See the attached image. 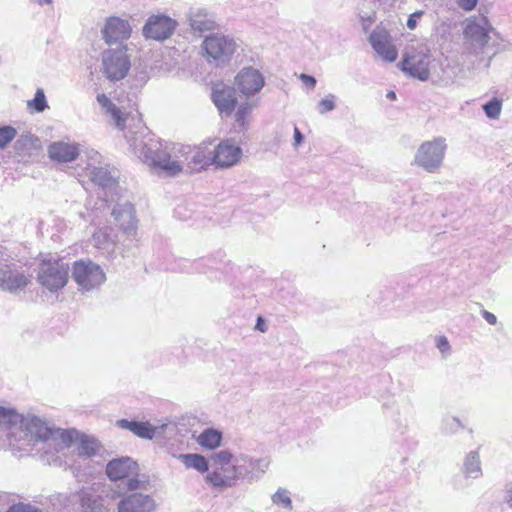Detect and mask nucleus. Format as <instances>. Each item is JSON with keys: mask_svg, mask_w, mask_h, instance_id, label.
Here are the masks:
<instances>
[{"mask_svg": "<svg viewBox=\"0 0 512 512\" xmlns=\"http://www.w3.org/2000/svg\"><path fill=\"white\" fill-rule=\"evenodd\" d=\"M51 160L67 163L74 161L80 154L79 144L68 141H55L48 146Z\"/></svg>", "mask_w": 512, "mask_h": 512, "instance_id": "nucleus-26", "label": "nucleus"}, {"mask_svg": "<svg viewBox=\"0 0 512 512\" xmlns=\"http://www.w3.org/2000/svg\"><path fill=\"white\" fill-rule=\"evenodd\" d=\"M72 279L79 290L89 292L101 286L106 280V275L100 265L89 259H81L73 263Z\"/></svg>", "mask_w": 512, "mask_h": 512, "instance_id": "nucleus-9", "label": "nucleus"}, {"mask_svg": "<svg viewBox=\"0 0 512 512\" xmlns=\"http://www.w3.org/2000/svg\"><path fill=\"white\" fill-rule=\"evenodd\" d=\"M272 501L276 505H282L284 508L291 509L292 501L289 492L286 489L279 488L272 496Z\"/></svg>", "mask_w": 512, "mask_h": 512, "instance_id": "nucleus-37", "label": "nucleus"}, {"mask_svg": "<svg viewBox=\"0 0 512 512\" xmlns=\"http://www.w3.org/2000/svg\"><path fill=\"white\" fill-rule=\"evenodd\" d=\"M63 431L71 433L72 440H71L70 444L64 445L62 443L61 438H58V439L50 438L49 441L55 442V444L57 446V450L75 446V448L80 456L91 457V456L95 455L96 452L98 451V449L100 448L98 441L94 438H91L86 435H81L80 437H78V434L73 430L72 431L63 430Z\"/></svg>", "mask_w": 512, "mask_h": 512, "instance_id": "nucleus-24", "label": "nucleus"}, {"mask_svg": "<svg viewBox=\"0 0 512 512\" xmlns=\"http://www.w3.org/2000/svg\"><path fill=\"white\" fill-rule=\"evenodd\" d=\"M235 85L241 94L249 97L261 91L265 85V79L259 70L245 67L235 77Z\"/></svg>", "mask_w": 512, "mask_h": 512, "instance_id": "nucleus-17", "label": "nucleus"}, {"mask_svg": "<svg viewBox=\"0 0 512 512\" xmlns=\"http://www.w3.org/2000/svg\"><path fill=\"white\" fill-rule=\"evenodd\" d=\"M221 440L222 433L212 428L205 429L197 437V443L210 450L217 448L220 445Z\"/></svg>", "mask_w": 512, "mask_h": 512, "instance_id": "nucleus-31", "label": "nucleus"}, {"mask_svg": "<svg viewBox=\"0 0 512 512\" xmlns=\"http://www.w3.org/2000/svg\"><path fill=\"white\" fill-rule=\"evenodd\" d=\"M456 3L464 11H472L476 7L478 0H456Z\"/></svg>", "mask_w": 512, "mask_h": 512, "instance_id": "nucleus-44", "label": "nucleus"}, {"mask_svg": "<svg viewBox=\"0 0 512 512\" xmlns=\"http://www.w3.org/2000/svg\"><path fill=\"white\" fill-rule=\"evenodd\" d=\"M254 105L251 103H243L239 105L235 114V121L237 125L242 129L246 130L249 126V117Z\"/></svg>", "mask_w": 512, "mask_h": 512, "instance_id": "nucleus-33", "label": "nucleus"}, {"mask_svg": "<svg viewBox=\"0 0 512 512\" xmlns=\"http://www.w3.org/2000/svg\"><path fill=\"white\" fill-rule=\"evenodd\" d=\"M112 216L119 223L123 232L131 238L137 234V221L135 219V210L133 205L126 201L115 205L112 209Z\"/></svg>", "mask_w": 512, "mask_h": 512, "instance_id": "nucleus-23", "label": "nucleus"}, {"mask_svg": "<svg viewBox=\"0 0 512 512\" xmlns=\"http://www.w3.org/2000/svg\"><path fill=\"white\" fill-rule=\"evenodd\" d=\"M474 68H475V64H474V62L471 64V66H468V67H467V69H468V70H471V69H474Z\"/></svg>", "mask_w": 512, "mask_h": 512, "instance_id": "nucleus-51", "label": "nucleus"}, {"mask_svg": "<svg viewBox=\"0 0 512 512\" xmlns=\"http://www.w3.org/2000/svg\"><path fill=\"white\" fill-rule=\"evenodd\" d=\"M424 14V11L418 10L412 13L407 20V27L410 30H415L417 27V20L420 19Z\"/></svg>", "mask_w": 512, "mask_h": 512, "instance_id": "nucleus-43", "label": "nucleus"}, {"mask_svg": "<svg viewBox=\"0 0 512 512\" xmlns=\"http://www.w3.org/2000/svg\"><path fill=\"white\" fill-rule=\"evenodd\" d=\"M299 79L310 89H314L316 86V79L313 76L302 73L300 74Z\"/></svg>", "mask_w": 512, "mask_h": 512, "instance_id": "nucleus-45", "label": "nucleus"}, {"mask_svg": "<svg viewBox=\"0 0 512 512\" xmlns=\"http://www.w3.org/2000/svg\"><path fill=\"white\" fill-rule=\"evenodd\" d=\"M436 347L443 355H447L450 352V344L445 336H440L437 338Z\"/></svg>", "mask_w": 512, "mask_h": 512, "instance_id": "nucleus-42", "label": "nucleus"}, {"mask_svg": "<svg viewBox=\"0 0 512 512\" xmlns=\"http://www.w3.org/2000/svg\"><path fill=\"white\" fill-rule=\"evenodd\" d=\"M97 102L105 110V112L111 116L114 124L119 129H123L125 119L123 118L121 110L117 108V106L112 103V101L105 94H98Z\"/></svg>", "mask_w": 512, "mask_h": 512, "instance_id": "nucleus-28", "label": "nucleus"}, {"mask_svg": "<svg viewBox=\"0 0 512 512\" xmlns=\"http://www.w3.org/2000/svg\"><path fill=\"white\" fill-rule=\"evenodd\" d=\"M189 25L195 32L212 31L216 28V21L212 14L206 9L194 8L189 12Z\"/></svg>", "mask_w": 512, "mask_h": 512, "instance_id": "nucleus-27", "label": "nucleus"}, {"mask_svg": "<svg viewBox=\"0 0 512 512\" xmlns=\"http://www.w3.org/2000/svg\"><path fill=\"white\" fill-rule=\"evenodd\" d=\"M117 425L122 428L131 431L136 436L142 439H153L162 437L165 430H174V426L169 424H162L159 426H152L149 422H138L129 421L127 419H121L117 421Z\"/></svg>", "mask_w": 512, "mask_h": 512, "instance_id": "nucleus-22", "label": "nucleus"}, {"mask_svg": "<svg viewBox=\"0 0 512 512\" xmlns=\"http://www.w3.org/2000/svg\"><path fill=\"white\" fill-rule=\"evenodd\" d=\"M178 459L184 464L187 469H195L200 473L209 472V463L207 459L196 453L180 454Z\"/></svg>", "mask_w": 512, "mask_h": 512, "instance_id": "nucleus-30", "label": "nucleus"}, {"mask_svg": "<svg viewBox=\"0 0 512 512\" xmlns=\"http://www.w3.org/2000/svg\"><path fill=\"white\" fill-rule=\"evenodd\" d=\"M387 98L389 99H395L396 98V94L395 92L393 91H389L388 94H387Z\"/></svg>", "mask_w": 512, "mask_h": 512, "instance_id": "nucleus-50", "label": "nucleus"}, {"mask_svg": "<svg viewBox=\"0 0 512 512\" xmlns=\"http://www.w3.org/2000/svg\"><path fill=\"white\" fill-rule=\"evenodd\" d=\"M208 62L225 63L230 60L236 50V42L229 36L223 34H211L202 42Z\"/></svg>", "mask_w": 512, "mask_h": 512, "instance_id": "nucleus-11", "label": "nucleus"}, {"mask_svg": "<svg viewBox=\"0 0 512 512\" xmlns=\"http://www.w3.org/2000/svg\"><path fill=\"white\" fill-rule=\"evenodd\" d=\"M181 153L184 168L196 169L213 165L212 150L209 145L203 144L198 147H191L181 144Z\"/></svg>", "mask_w": 512, "mask_h": 512, "instance_id": "nucleus-18", "label": "nucleus"}, {"mask_svg": "<svg viewBox=\"0 0 512 512\" xmlns=\"http://www.w3.org/2000/svg\"><path fill=\"white\" fill-rule=\"evenodd\" d=\"M501 109L502 104L498 99H493L483 105V110L490 119H497L500 116Z\"/></svg>", "mask_w": 512, "mask_h": 512, "instance_id": "nucleus-38", "label": "nucleus"}, {"mask_svg": "<svg viewBox=\"0 0 512 512\" xmlns=\"http://www.w3.org/2000/svg\"><path fill=\"white\" fill-rule=\"evenodd\" d=\"M447 144L443 137L423 142L417 149L413 164L429 173H435L443 164Z\"/></svg>", "mask_w": 512, "mask_h": 512, "instance_id": "nucleus-7", "label": "nucleus"}, {"mask_svg": "<svg viewBox=\"0 0 512 512\" xmlns=\"http://www.w3.org/2000/svg\"><path fill=\"white\" fill-rule=\"evenodd\" d=\"M177 27L176 20L164 14L151 15L143 26V35L147 39L165 41Z\"/></svg>", "mask_w": 512, "mask_h": 512, "instance_id": "nucleus-13", "label": "nucleus"}, {"mask_svg": "<svg viewBox=\"0 0 512 512\" xmlns=\"http://www.w3.org/2000/svg\"><path fill=\"white\" fill-rule=\"evenodd\" d=\"M130 69L126 47L107 49L102 53L101 72L110 81L123 79Z\"/></svg>", "mask_w": 512, "mask_h": 512, "instance_id": "nucleus-10", "label": "nucleus"}, {"mask_svg": "<svg viewBox=\"0 0 512 512\" xmlns=\"http://www.w3.org/2000/svg\"><path fill=\"white\" fill-rule=\"evenodd\" d=\"M0 426L7 430L19 427L26 436L36 441L48 442L50 438H61L62 443L68 445L72 440L71 433L54 428L33 414H19L13 408L0 407Z\"/></svg>", "mask_w": 512, "mask_h": 512, "instance_id": "nucleus-2", "label": "nucleus"}, {"mask_svg": "<svg viewBox=\"0 0 512 512\" xmlns=\"http://www.w3.org/2000/svg\"><path fill=\"white\" fill-rule=\"evenodd\" d=\"M31 282V276L25 274L15 265L5 264L0 268V289L17 293Z\"/></svg>", "mask_w": 512, "mask_h": 512, "instance_id": "nucleus-16", "label": "nucleus"}, {"mask_svg": "<svg viewBox=\"0 0 512 512\" xmlns=\"http://www.w3.org/2000/svg\"><path fill=\"white\" fill-rule=\"evenodd\" d=\"M303 135L297 127H294V146L297 147L303 142Z\"/></svg>", "mask_w": 512, "mask_h": 512, "instance_id": "nucleus-47", "label": "nucleus"}, {"mask_svg": "<svg viewBox=\"0 0 512 512\" xmlns=\"http://www.w3.org/2000/svg\"><path fill=\"white\" fill-rule=\"evenodd\" d=\"M212 101L221 115L230 116L236 105L235 92L228 86L215 85L212 89Z\"/></svg>", "mask_w": 512, "mask_h": 512, "instance_id": "nucleus-25", "label": "nucleus"}, {"mask_svg": "<svg viewBox=\"0 0 512 512\" xmlns=\"http://www.w3.org/2000/svg\"><path fill=\"white\" fill-rule=\"evenodd\" d=\"M238 482L257 481L268 470L270 459L268 457L254 458L246 453L234 455L233 459Z\"/></svg>", "mask_w": 512, "mask_h": 512, "instance_id": "nucleus-12", "label": "nucleus"}, {"mask_svg": "<svg viewBox=\"0 0 512 512\" xmlns=\"http://www.w3.org/2000/svg\"><path fill=\"white\" fill-rule=\"evenodd\" d=\"M492 31L493 27L486 16L474 15L467 18L463 29L465 50L461 59L465 61L474 56L481 61L483 50L490 40Z\"/></svg>", "mask_w": 512, "mask_h": 512, "instance_id": "nucleus-3", "label": "nucleus"}, {"mask_svg": "<svg viewBox=\"0 0 512 512\" xmlns=\"http://www.w3.org/2000/svg\"><path fill=\"white\" fill-rule=\"evenodd\" d=\"M234 455L229 450H220L211 456L212 469L205 476V481L215 488L227 489L238 485L233 462Z\"/></svg>", "mask_w": 512, "mask_h": 512, "instance_id": "nucleus-4", "label": "nucleus"}, {"mask_svg": "<svg viewBox=\"0 0 512 512\" xmlns=\"http://www.w3.org/2000/svg\"><path fill=\"white\" fill-rule=\"evenodd\" d=\"M69 278V267L62 260H44L38 268L37 281L55 293L64 288Z\"/></svg>", "mask_w": 512, "mask_h": 512, "instance_id": "nucleus-8", "label": "nucleus"}, {"mask_svg": "<svg viewBox=\"0 0 512 512\" xmlns=\"http://www.w3.org/2000/svg\"><path fill=\"white\" fill-rule=\"evenodd\" d=\"M139 466L130 457L111 460L106 466L107 476L112 481L127 479L126 489L129 491L145 490L149 481L145 476L138 475Z\"/></svg>", "mask_w": 512, "mask_h": 512, "instance_id": "nucleus-5", "label": "nucleus"}, {"mask_svg": "<svg viewBox=\"0 0 512 512\" xmlns=\"http://www.w3.org/2000/svg\"><path fill=\"white\" fill-rule=\"evenodd\" d=\"M7 512H41V511L33 505L17 503V504L12 505L8 509Z\"/></svg>", "mask_w": 512, "mask_h": 512, "instance_id": "nucleus-41", "label": "nucleus"}, {"mask_svg": "<svg viewBox=\"0 0 512 512\" xmlns=\"http://www.w3.org/2000/svg\"><path fill=\"white\" fill-rule=\"evenodd\" d=\"M86 157V175L91 181L103 189H114L117 186L116 180L106 167L101 166V155L97 151L90 150L86 153Z\"/></svg>", "mask_w": 512, "mask_h": 512, "instance_id": "nucleus-14", "label": "nucleus"}, {"mask_svg": "<svg viewBox=\"0 0 512 512\" xmlns=\"http://www.w3.org/2000/svg\"><path fill=\"white\" fill-rule=\"evenodd\" d=\"M27 105L29 108L34 109L38 113L43 112L46 108H48L46 96L43 89H37L34 98L32 100H29Z\"/></svg>", "mask_w": 512, "mask_h": 512, "instance_id": "nucleus-35", "label": "nucleus"}, {"mask_svg": "<svg viewBox=\"0 0 512 512\" xmlns=\"http://www.w3.org/2000/svg\"><path fill=\"white\" fill-rule=\"evenodd\" d=\"M255 328L261 332H266L267 325L261 317H258Z\"/></svg>", "mask_w": 512, "mask_h": 512, "instance_id": "nucleus-48", "label": "nucleus"}, {"mask_svg": "<svg viewBox=\"0 0 512 512\" xmlns=\"http://www.w3.org/2000/svg\"><path fill=\"white\" fill-rule=\"evenodd\" d=\"M336 108V96L334 94H327L317 104V110L319 114L323 115Z\"/></svg>", "mask_w": 512, "mask_h": 512, "instance_id": "nucleus-36", "label": "nucleus"}, {"mask_svg": "<svg viewBox=\"0 0 512 512\" xmlns=\"http://www.w3.org/2000/svg\"><path fill=\"white\" fill-rule=\"evenodd\" d=\"M482 316L490 325H495L497 323V317L487 310L482 311Z\"/></svg>", "mask_w": 512, "mask_h": 512, "instance_id": "nucleus-46", "label": "nucleus"}, {"mask_svg": "<svg viewBox=\"0 0 512 512\" xmlns=\"http://www.w3.org/2000/svg\"><path fill=\"white\" fill-rule=\"evenodd\" d=\"M212 156L213 165L218 168H230L240 161L242 149L229 140H225L212 150Z\"/></svg>", "mask_w": 512, "mask_h": 512, "instance_id": "nucleus-20", "label": "nucleus"}, {"mask_svg": "<svg viewBox=\"0 0 512 512\" xmlns=\"http://www.w3.org/2000/svg\"><path fill=\"white\" fill-rule=\"evenodd\" d=\"M461 427L462 424L457 417L447 416L443 419V430L446 433H455Z\"/></svg>", "mask_w": 512, "mask_h": 512, "instance_id": "nucleus-40", "label": "nucleus"}, {"mask_svg": "<svg viewBox=\"0 0 512 512\" xmlns=\"http://www.w3.org/2000/svg\"><path fill=\"white\" fill-rule=\"evenodd\" d=\"M132 27L127 19L111 16L106 19L101 29L102 38L106 44L122 43L130 38Z\"/></svg>", "mask_w": 512, "mask_h": 512, "instance_id": "nucleus-15", "label": "nucleus"}, {"mask_svg": "<svg viewBox=\"0 0 512 512\" xmlns=\"http://www.w3.org/2000/svg\"><path fill=\"white\" fill-rule=\"evenodd\" d=\"M81 506L84 512H100L101 511V503L100 501L93 497L91 494L81 491Z\"/></svg>", "mask_w": 512, "mask_h": 512, "instance_id": "nucleus-34", "label": "nucleus"}, {"mask_svg": "<svg viewBox=\"0 0 512 512\" xmlns=\"http://www.w3.org/2000/svg\"><path fill=\"white\" fill-rule=\"evenodd\" d=\"M505 499L510 507H512V488L507 489Z\"/></svg>", "mask_w": 512, "mask_h": 512, "instance_id": "nucleus-49", "label": "nucleus"}, {"mask_svg": "<svg viewBox=\"0 0 512 512\" xmlns=\"http://www.w3.org/2000/svg\"><path fill=\"white\" fill-rule=\"evenodd\" d=\"M462 471L467 478L477 479L482 475L481 461L477 451H471L466 455Z\"/></svg>", "mask_w": 512, "mask_h": 512, "instance_id": "nucleus-29", "label": "nucleus"}, {"mask_svg": "<svg viewBox=\"0 0 512 512\" xmlns=\"http://www.w3.org/2000/svg\"><path fill=\"white\" fill-rule=\"evenodd\" d=\"M369 42L375 52L385 61L394 62L398 51L391 41L389 32L383 28H376L369 36Z\"/></svg>", "mask_w": 512, "mask_h": 512, "instance_id": "nucleus-19", "label": "nucleus"}, {"mask_svg": "<svg viewBox=\"0 0 512 512\" xmlns=\"http://www.w3.org/2000/svg\"><path fill=\"white\" fill-rule=\"evenodd\" d=\"M125 137L134 154L159 173L175 177L184 171L181 144L163 147L162 142L144 126L136 132L129 131Z\"/></svg>", "mask_w": 512, "mask_h": 512, "instance_id": "nucleus-1", "label": "nucleus"}, {"mask_svg": "<svg viewBox=\"0 0 512 512\" xmlns=\"http://www.w3.org/2000/svg\"><path fill=\"white\" fill-rule=\"evenodd\" d=\"M156 507V501L151 495L134 492L119 501L117 512H154Z\"/></svg>", "mask_w": 512, "mask_h": 512, "instance_id": "nucleus-21", "label": "nucleus"}, {"mask_svg": "<svg viewBox=\"0 0 512 512\" xmlns=\"http://www.w3.org/2000/svg\"><path fill=\"white\" fill-rule=\"evenodd\" d=\"M17 135V131L12 126L0 127V149L5 148Z\"/></svg>", "mask_w": 512, "mask_h": 512, "instance_id": "nucleus-39", "label": "nucleus"}, {"mask_svg": "<svg viewBox=\"0 0 512 512\" xmlns=\"http://www.w3.org/2000/svg\"><path fill=\"white\" fill-rule=\"evenodd\" d=\"M430 50L426 44L417 43L405 48L400 62L401 70L410 76L425 81L430 76Z\"/></svg>", "mask_w": 512, "mask_h": 512, "instance_id": "nucleus-6", "label": "nucleus"}, {"mask_svg": "<svg viewBox=\"0 0 512 512\" xmlns=\"http://www.w3.org/2000/svg\"><path fill=\"white\" fill-rule=\"evenodd\" d=\"M110 230L109 228H101L95 231L92 235V244L98 249L108 250L114 243Z\"/></svg>", "mask_w": 512, "mask_h": 512, "instance_id": "nucleus-32", "label": "nucleus"}]
</instances>
